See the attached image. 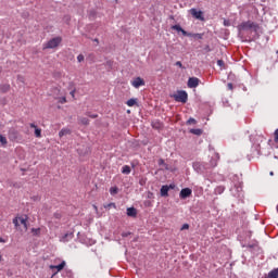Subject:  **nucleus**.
Returning a JSON list of instances; mask_svg holds the SVG:
<instances>
[{"instance_id":"48","label":"nucleus","mask_w":278,"mask_h":278,"mask_svg":"<svg viewBox=\"0 0 278 278\" xmlns=\"http://www.w3.org/2000/svg\"><path fill=\"white\" fill-rule=\"evenodd\" d=\"M270 175L273 176V175H274V173H273V172H270Z\"/></svg>"},{"instance_id":"5","label":"nucleus","mask_w":278,"mask_h":278,"mask_svg":"<svg viewBox=\"0 0 278 278\" xmlns=\"http://www.w3.org/2000/svg\"><path fill=\"white\" fill-rule=\"evenodd\" d=\"M174 99L178 103H187V101H188V92H186V91H178L176 94H174Z\"/></svg>"},{"instance_id":"30","label":"nucleus","mask_w":278,"mask_h":278,"mask_svg":"<svg viewBox=\"0 0 278 278\" xmlns=\"http://www.w3.org/2000/svg\"><path fill=\"white\" fill-rule=\"evenodd\" d=\"M186 229H190V225L184 224L182 227H181V231H184Z\"/></svg>"},{"instance_id":"18","label":"nucleus","mask_w":278,"mask_h":278,"mask_svg":"<svg viewBox=\"0 0 278 278\" xmlns=\"http://www.w3.org/2000/svg\"><path fill=\"white\" fill-rule=\"evenodd\" d=\"M30 127H33V129H35V136H36V138H40V137H41V134H42V130H40V128H37V127H36V124H30Z\"/></svg>"},{"instance_id":"26","label":"nucleus","mask_w":278,"mask_h":278,"mask_svg":"<svg viewBox=\"0 0 278 278\" xmlns=\"http://www.w3.org/2000/svg\"><path fill=\"white\" fill-rule=\"evenodd\" d=\"M159 166H163L164 168H166V170H168V166L166 165V163L162 159L159 160Z\"/></svg>"},{"instance_id":"31","label":"nucleus","mask_w":278,"mask_h":278,"mask_svg":"<svg viewBox=\"0 0 278 278\" xmlns=\"http://www.w3.org/2000/svg\"><path fill=\"white\" fill-rule=\"evenodd\" d=\"M77 60H78V62H84V60H85L84 54H79L77 56Z\"/></svg>"},{"instance_id":"28","label":"nucleus","mask_w":278,"mask_h":278,"mask_svg":"<svg viewBox=\"0 0 278 278\" xmlns=\"http://www.w3.org/2000/svg\"><path fill=\"white\" fill-rule=\"evenodd\" d=\"M224 190H225V188H223V187H217V188L215 189V192H216L217 194H222V193L224 192Z\"/></svg>"},{"instance_id":"19","label":"nucleus","mask_w":278,"mask_h":278,"mask_svg":"<svg viewBox=\"0 0 278 278\" xmlns=\"http://www.w3.org/2000/svg\"><path fill=\"white\" fill-rule=\"evenodd\" d=\"M122 173L123 175H129V173H131V167H129V165L123 166Z\"/></svg>"},{"instance_id":"3","label":"nucleus","mask_w":278,"mask_h":278,"mask_svg":"<svg viewBox=\"0 0 278 278\" xmlns=\"http://www.w3.org/2000/svg\"><path fill=\"white\" fill-rule=\"evenodd\" d=\"M62 43V37H54L43 45V49H55Z\"/></svg>"},{"instance_id":"14","label":"nucleus","mask_w":278,"mask_h":278,"mask_svg":"<svg viewBox=\"0 0 278 278\" xmlns=\"http://www.w3.org/2000/svg\"><path fill=\"white\" fill-rule=\"evenodd\" d=\"M168 190H170V187H168V185L162 186L161 197H168Z\"/></svg>"},{"instance_id":"39","label":"nucleus","mask_w":278,"mask_h":278,"mask_svg":"<svg viewBox=\"0 0 278 278\" xmlns=\"http://www.w3.org/2000/svg\"><path fill=\"white\" fill-rule=\"evenodd\" d=\"M245 38H247V37L241 36V37H240V40H241L242 42H244V40H247Z\"/></svg>"},{"instance_id":"44","label":"nucleus","mask_w":278,"mask_h":278,"mask_svg":"<svg viewBox=\"0 0 278 278\" xmlns=\"http://www.w3.org/2000/svg\"><path fill=\"white\" fill-rule=\"evenodd\" d=\"M228 88L231 90L233 88V85L228 84Z\"/></svg>"},{"instance_id":"46","label":"nucleus","mask_w":278,"mask_h":278,"mask_svg":"<svg viewBox=\"0 0 278 278\" xmlns=\"http://www.w3.org/2000/svg\"><path fill=\"white\" fill-rule=\"evenodd\" d=\"M110 205H112L113 207H116V205H115L114 203H112V204H110Z\"/></svg>"},{"instance_id":"1","label":"nucleus","mask_w":278,"mask_h":278,"mask_svg":"<svg viewBox=\"0 0 278 278\" xmlns=\"http://www.w3.org/2000/svg\"><path fill=\"white\" fill-rule=\"evenodd\" d=\"M237 29L241 36L251 34H254V36H262V34H264V28L262 27V25L251 20L241 22L237 26Z\"/></svg>"},{"instance_id":"10","label":"nucleus","mask_w":278,"mask_h":278,"mask_svg":"<svg viewBox=\"0 0 278 278\" xmlns=\"http://www.w3.org/2000/svg\"><path fill=\"white\" fill-rule=\"evenodd\" d=\"M201 80L197 77H190L188 80V88H197Z\"/></svg>"},{"instance_id":"36","label":"nucleus","mask_w":278,"mask_h":278,"mask_svg":"<svg viewBox=\"0 0 278 278\" xmlns=\"http://www.w3.org/2000/svg\"><path fill=\"white\" fill-rule=\"evenodd\" d=\"M188 123L194 125V123H197V121L194 118H189Z\"/></svg>"},{"instance_id":"16","label":"nucleus","mask_w":278,"mask_h":278,"mask_svg":"<svg viewBox=\"0 0 278 278\" xmlns=\"http://www.w3.org/2000/svg\"><path fill=\"white\" fill-rule=\"evenodd\" d=\"M59 136L60 138H63V136H71V128H62Z\"/></svg>"},{"instance_id":"34","label":"nucleus","mask_w":278,"mask_h":278,"mask_svg":"<svg viewBox=\"0 0 278 278\" xmlns=\"http://www.w3.org/2000/svg\"><path fill=\"white\" fill-rule=\"evenodd\" d=\"M176 66H179V68H184V65L181 64V61L176 62Z\"/></svg>"},{"instance_id":"33","label":"nucleus","mask_w":278,"mask_h":278,"mask_svg":"<svg viewBox=\"0 0 278 278\" xmlns=\"http://www.w3.org/2000/svg\"><path fill=\"white\" fill-rule=\"evenodd\" d=\"M218 66H225V62L223 60L217 61Z\"/></svg>"},{"instance_id":"20","label":"nucleus","mask_w":278,"mask_h":278,"mask_svg":"<svg viewBox=\"0 0 278 278\" xmlns=\"http://www.w3.org/2000/svg\"><path fill=\"white\" fill-rule=\"evenodd\" d=\"M153 129H162V123L160 121L152 122Z\"/></svg>"},{"instance_id":"27","label":"nucleus","mask_w":278,"mask_h":278,"mask_svg":"<svg viewBox=\"0 0 278 278\" xmlns=\"http://www.w3.org/2000/svg\"><path fill=\"white\" fill-rule=\"evenodd\" d=\"M31 233L33 236H40V228H33Z\"/></svg>"},{"instance_id":"2","label":"nucleus","mask_w":278,"mask_h":278,"mask_svg":"<svg viewBox=\"0 0 278 278\" xmlns=\"http://www.w3.org/2000/svg\"><path fill=\"white\" fill-rule=\"evenodd\" d=\"M13 224L16 229H21L22 231H27V215L17 216L13 219Z\"/></svg>"},{"instance_id":"37","label":"nucleus","mask_w":278,"mask_h":278,"mask_svg":"<svg viewBox=\"0 0 278 278\" xmlns=\"http://www.w3.org/2000/svg\"><path fill=\"white\" fill-rule=\"evenodd\" d=\"M60 103H66V98L65 97L61 98Z\"/></svg>"},{"instance_id":"12","label":"nucleus","mask_w":278,"mask_h":278,"mask_svg":"<svg viewBox=\"0 0 278 278\" xmlns=\"http://www.w3.org/2000/svg\"><path fill=\"white\" fill-rule=\"evenodd\" d=\"M192 195V189L185 188L180 191V199H188V197Z\"/></svg>"},{"instance_id":"38","label":"nucleus","mask_w":278,"mask_h":278,"mask_svg":"<svg viewBox=\"0 0 278 278\" xmlns=\"http://www.w3.org/2000/svg\"><path fill=\"white\" fill-rule=\"evenodd\" d=\"M70 94H71L73 98H75V90H72V91L70 92Z\"/></svg>"},{"instance_id":"32","label":"nucleus","mask_w":278,"mask_h":278,"mask_svg":"<svg viewBox=\"0 0 278 278\" xmlns=\"http://www.w3.org/2000/svg\"><path fill=\"white\" fill-rule=\"evenodd\" d=\"M275 136V142H278V128L274 132Z\"/></svg>"},{"instance_id":"23","label":"nucleus","mask_w":278,"mask_h":278,"mask_svg":"<svg viewBox=\"0 0 278 278\" xmlns=\"http://www.w3.org/2000/svg\"><path fill=\"white\" fill-rule=\"evenodd\" d=\"M0 142L3 147H5V144H8V139L3 137V135H0Z\"/></svg>"},{"instance_id":"22","label":"nucleus","mask_w":278,"mask_h":278,"mask_svg":"<svg viewBox=\"0 0 278 278\" xmlns=\"http://www.w3.org/2000/svg\"><path fill=\"white\" fill-rule=\"evenodd\" d=\"M68 238H73V235L66 233L65 236H63V237L61 238V242H68Z\"/></svg>"},{"instance_id":"21","label":"nucleus","mask_w":278,"mask_h":278,"mask_svg":"<svg viewBox=\"0 0 278 278\" xmlns=\"http://www.w3.org/2000/svg\"><path fill=\"white\" fill-rule=\"evenodd\" d=\"M190 134H194V136H201L203 134V130L197 128V129H191Z\"/></svg>"},{"instance_id":"43","label":"nucleus","mask_w":278,"mask_h":278,"mask_svg":"<svg viewBox=\"0 0 278 278\" xmlns=\"http://www.w3.org/2000/svg\"><path fill=\"white\" fill-rule=\"evenodd\" d=\"M94 45H99V39H93Z\"/></svg>"},{"instance_id":"24","label":"nucleus","mask_w":278,"mask_h":278,"mask_svg":"<svg viewBox=\"0 0 278 278\" xmlns=\"http://www.w3.org/2000/svg\"><path fill=\"white\" fill-rule=\"evenodd\" d=\"M110 193H111L112 195L118 194V187H111Z\"/></svg>"},{"instance_id":"15","label":"nucleus","mask_w":278,"mask_h":278,"mask_svg":"<svg viewBox=\"0 0 278 278\" xmlns=\"http://www.w3.org/2000/svg\"><path fill=\"white\" fill-rule=\"evenodd\" d=\"M265 278H278V267L273 269L265 276Z\"/></svg>"},{"instance_id":"42","label":"nucleus","mask_w":278,"mask_h":278,"mask_svg":"<svg viewBox=\"0 0 278 278\" xmlns=\"http://www.w3.org/2000/svg\"><path fill=\"white\" fill-rule=\"evenodd\" d=\"M9 138H10L11 140H14L15 137H12V132H10Z\"/></svg>"},{"instance_id":"47","label":"nucleus","mask_w":278,"mask_h":278,"mask_svg":"<svg viewBox=\"0 0 278 278\" xmlns=\"http://www.w3.org/2000/svg\"><path fill=\"white\" fill-rule=\"evenodd\" d=\"M1 260H2V256H1V254H0V262H1Z\"/></svg>"},{"instance_id":"29","label":"nucleus","mask_w":278,"mask_h":278,"mask_svg":"<svg viewBox=\"0 0 278 278\" xmlns=\"http://www.w3.org/2000/svg\"><path fill=\"white\" fill-rule=\"evenodd\" d=\"M225 27H231V21L230 20H224Z\"/></svg>"},{"instance_id":"4","label":"nucleus","mask_w":278,"mask_h":278,"mask_svg":"<svg viewBox=\"0 0 278 278\" xmlns=\"http://www.w3.org/2000/svg\"><path fill=\"white\" fill-rule=\"evenodd\" d=\"M172 33L175 34L174 31L178 33V34H182V36H201V34H188V31H186L184 28H181V25L176 24L174 26L170 27Z\"/></svg>"},{"instance_id":"25","label":"nucleus","mask_w":278,"mask_h":278,"mask_svg":"<svg viewBox=\"0 0 278 278\" xmlns=\"http://www.w3.org/2000/svg\"><path fill=\"white\" fill-rule=\"evenodd\" d=\"M0 90H2V92H8V90H10V85H1Z\"/></svg>"},{"instance_id":"45","label":"nucleus","mask_w":278,"mask_h":278,"mask_svg":"<svg viewBox=\"0 0 278 278\" xmlns=\"http://www.w3.org/2000/svg\"><path fill=\"white\" fill-rule=\"evenodd\" d=\"M0 242H5L3 238L0 237Z\"/></svg>"},{"instance_id":"17","label":"nucleus","mask_w":278,"mask_h":278,"mask_svg":"<svg viewBox=\"0 0 278 278\" xmlns=\"http://www.w3.org/2000/svg\"><path fill=\"white\" fill-rule=\"evenodd\" d=\"M126 105H128V108H134V105H138V99L136 98H131L126 102Z\"/></svg>"},{"instance_id":"6","label":"nucleus","mask_w":278,"mask_h":278,"mask_svg":"<svg viewBox=\"0 0 278 278\" xmlns=\"http://www.w3.org/2000/svg\"><path fill=\"white\" fill-rule=\"evenodd\" d=\"M66 266V262L62 261L59 265H50V270L54 273V275H58L61 270H64V267Z\"/></svg>"},{"instance_id":"41","label":"nucleus","mask_w":278,"mask_h":278,"mask_svg":"<svg viewBox=\"0 0 278 278\" xmlns=\"http://www.w3.org/2000/svg\"><path fill=\"white\" fill-rule=\"evenodd\" d=\"M90 116V118H97V114H93V115H89Z\"/></svg>"},{"instance_id":"40","label":"nucleus","mask_w":278,"mask_h":278,"mask_svg":"<svg viewBox=\"0 0 278 278\" xmlns=\"http://www.w3.org/2000/svg\"><path fill=\"white\" fill-rule=\"evenodd\" d=\"M168 188H169V190H173V189H175V185H169Z\"/></svg>"},{"instance_id":"8","label":"nucleus","mask_w":278,"mask_h":278,"mask_svg":"<svg viewBox=\"0 0 278 278\" xmlns=\"http://www.w3.org/2000/svg\"><path fill=\"white\" fill-rule=\"evenodd\" d=\"M190 14L191 16H193V18H197L198 21H203V11L191 9Z\"/></svg>"},{"instance_id":"35","label":"nucleus","mask_w":278,"mask_h":278,"mask_svg":"<svg viewBox=\"0 0 278 278\" xmlns=\"http://www.w3.org/2000/svg\"><path fill=\"white\" fill-rule=\"evenodd\" d=\"M83 125H88V119L87 118H83L80 122Z\"/></svg>"},{"instance_id":"13","label":"nucleus","mask_w":278,"mask_h":278,"mask_svg":"<svg viewBox=\"0 0 278 278\" xmlns=\"http://www.w3.org/2000/svg\"><path fill=\"white\" fill-rule=\"evenodd\" d=\"M137 215H138V211H136L135 207L127 208V216H131L132 218H136Z\"/></svg>"},{"instance_id":"11","label":"nucleus","mask_w":278,"mask_h":278,"mask_svg":"<svg viewBox=\"0 0 278 278\" xmlns=\"http://www.w3.org/2000/svg\"><path fill=\"white\" fill-rule=\"evenodd\" d=\"M218 160H220V156L218 155V153H215L213 156H212V160L210 162V166L208 168H216L217 164H218Z\"/></svg>"},{"instance_id":"9","label":"nucleus","mask_w":278,"mask_h":278,"mask_svg":"<svg viewBox=\"0 0 278 278\" xmlns=\"http://www.w3.org/2000/svg\"><path fill=\"white\" fill-rule=\"evenodd\" d=\"M132 88H140V86H144V79L140 77H136L130 81Z\"/></svg>"},{"instance_id":"7","label":"nucleus","mask_w":278,"mask_h":278,"mask_svg":"<svg viewBox=\"0 0 278 278\" xmlns=\"http://www.w3.org/2000/svg\"><path fill=\"white\" fill-rule=\"evenodd\" d=\"M208 167H206L203 163L201 162H195L193 163V169L197 170L198 173H205Z\"/></svg>"}]
</instances>
